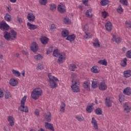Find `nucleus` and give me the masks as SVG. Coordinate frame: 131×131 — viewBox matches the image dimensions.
Returning a JSON list of instances; mask_svg holds the SVG:
<instances>
[{"instance_id":"obj_1","label":"nucleus","mask_w":131,"mask_h":131,"mask_svg":"<svg viewBox=\"0 0 131 131\" xmlns=\"http://www.w3.org/2000/svg\"><path fill=\"white\" fill-rule=\"evenodd\" d=\"M4 37L6 40H15L17 38V32L13 30L9 32H5L4 33Z\"/></svg>"},{"instance_id":"obj_2","label":"nucleus","mask_w":131,"mask_h":131,"mask_svg":"<svg viewBox=\"0 0 131 131\" xmlns=\"http://www.w3.org/2000/svg\"><path fill=\"white\" fill-rule=\"evenodd\" d=\"M49 80L48 82L50 84V86L51 89H56L57 88V83L56 81H59V79L57 77H55L52 73L48 74Z\"/></svg>"},{"instance_id":"obj_3","label":"nucleus","mask_w":131,"mask_h":131,"mask_svg":"<svg viewBox=\"0 0 131 131\" xmlns=\"http://www.w3.org/2000/svg\"><path fill=\"white\" fill-rule=\"evenodd\" d=\"M41 96H42V90L41 88H35L32 92L31 98L33 100H38Z\"/></svg>"},{"instance_id":"obj_4","label":"nucleus","mask_w":131,"mask_h":131,"mask_svg":"<svg viewBox=\"0 0 131 131\" xmlns=\"http://www.w3.org/2000/svg\"><path fill=\"white\" fill-rule=\"evenodd\" d=\"M26 100H27V96H24L20 101V106L18 107V110L21 111V112H26V113H28L29 111V109L27 106H25Z\"/></svg>"},{"instance_id":"obj_5","label":"nucleus","mask_w":131,"mask_h":131,"mask_svg":"<svg viewBox=\"0 0 131 131\" xmlns=\"http://www.w3.org/2000/svg\"><path fill=\"white\" fill-rule=\"evenodd\" d=\"M72 84L71 86V88L72 89V91L74 93H79L80 92L79 88H78V86H77V84H80V83H79L78 81H76L75 80H73L72 81Z\"/></svg>"},{"instance_id":"obj_6","label":"nucleus","mask_w":131,"mask_h":131,"mask_svg":"<svg viewBox=\"0 0 131 131\" xmlns=\"http://www.w3.org/2000/svg\"><path fill=\"white\" fill-rule=\"evenodd\" d=\"M108 86L104 80L101 81L98 83V89L100 91H106Z\"/></svg>"},{"instance_id":"obj_7","label":"nucleus","mask_w":131,"mask_h":131,"mask_svg":"<svg viewBox=\"0 0 131 131\" xmlns=\"http://www.w3.org/2000/svg\"><path fill=\"white\" fill-rule=\"evenodd\" d=\"M58 57V62L59 64H61L63 62H65V60H66V53L64 52L60 53Z\"/></svg>"},{"instance_id":"obj_8","label":"nucleus","mask_w":131,"mask_h":131,"mask_svg":"<svg viewBox=\"0 0 131 131\" xmlns=\"http://www.w3.org/2000/svg\"><path fill=\"white\" fill-rule=\"evenodd\" d=\"M10 29V26L7 24V23L5 21H2L0 23V29L3 31H6V30H8Z\"/></svg>"},{"instance_id":"obj_9","label":"nucleus","mask_w":131,"mask_h":131,"mask_svg":"<svg viewBox=\"0 0 131 131\" xmlns=\"http://www.w3.org/2000/svg\"><path fill=\"white\" fill-rule=\"evenodd\" d=\"M57 9L59 13L63 14L66 12V6L62 4H60L58 5Z\"/></svg>"},{"instance_id":"obj_10","label":"nucleus","mask_w":131,"mask_h":131,"mask_svg":"<svg viewBox=\"0 0 131 131\" xmlns=\"http://www.w3.org/2000/svg\"><path fill=\"white\" fill-rule=\"evenodd\" d=\"M27 19L29 22H35V15L33 13H29Z\"/></svg>"},{"instance_id":"obj_11","label":"nucleus","mask_w":131,"mask_h":131,"mask_svg":"<svg viewBox=\"0 0 131 131\" xmlns=\"http://www.w3.org/2000/svg\"><path fill=\"white\" fill-rule=\"evenodd\" d=\"M7 120L10 126H14L15 125V118L13 116H9L7 117Z\"/></svg>"},{"instance_id":"obj_12","label":"nucleus","mask_w":131,"mask_h":131,"mask_svg":"<svg viewBox=\"0 0 131 131\" xmlns=\"http://www.w3.org/2000/svg\"><path fill=\"white\" fill-rule=\"evenodd\" d=\"M112 103H113V101L112 100V98L110 97V96H108L105 99V105L107 107H112Z\"/></svg>"},{"instance_id":"obj_13","label":"nucleus","mask_w":131,"mask_h":131,"mask_svg":"<svg viewBox=\"0 0 131 131\" xmlns=\"http://www.w3.org/2000/svg\"><path fill=\"white\" fill-rule=\"evenodd\" d=\"M31 50L34 53H36L38 50V45L35 42H32L31 46Z\"/></svg>"},{"instance_id":"obj_14","label":"nucleus","mask_w":131,"mask_h":131,"mask_svg":"<svg viewBox=\"0 0 131 131\" xmlns=\"http://www.w3.org/2000/svg\"><path fill=\"white\" fill-rule=\"evenodd\" d=\"M83 88L85 91L90 92L91 91V82L86 81H84L83 83Z\"/></svg>"},{"instance_id":"obj_15","label":"nucleus","mask_w":131,"mask_h":131,"mask_svg":"<svg viewBox=\"0 0 131 131\" xmlns=\"http://www.w3.org/2000/svg\"><path fill=\"white\" fill-rule=\"evenodd\" d=\"M44 119L46 121H48V122H50L51 120H52V114L50 112L45 113Z\"/></svg>"},{"instance_id":"obj_16","label":"nucleus","mask_w":131,"mask_h":131,"mask_svg":"<svg viewBox=\"0 0 131 131\" xmlns=\"http://www.w3.org/2000/svg\"><path fill=\"white\" fill-rule=\"evenodd\" d=\"M27 26L30 30H35V29H37V25L32 24L29 22L27 23Z\"/></svg>"},{"instance_id":"obj_17","label":"nucleus","mask_w":131,"mask_h":131,"mask_svg":"<svg viewBox=\"0 0 131 131\" xmlns=\"http://www.w3.org/2000/svg\"><path fill=\"white\" fill-rule=\"evenodd\" d=\"M9 84L11 86H16L18 84V80L15 78H11L9 80Z\"/></svg>"},{"instance_id":"obj_18","label":"nucleus","mask_w":131,"mask_h":131,"mask_svg":"<svg viewBox=\"0 0 131 131\" xmlns=\"http://www.w3.org/2000/svg\"><path fill=\"white\" fill-rule=\"evenodd\" d=\"M105 27L106 30L110 32V31L112 30V23H111V22L110 21H107V23H105Z\"/></svg>"},{"instance_id":"obj_19","label":"nucleus","mask_w":131,"mask_h":131,"mask_svg":"<svg viewBox=\"0 0 131 131\" xmlns=\"http://www.w3.org/2000/svg\"><path fill=\"white\" fill-rule=\"evenodd\" d=\"M93 45L94 47V48H100V41L98 39V38H94L93 39Z\"/></svg>"},{"instance_id":"obj_20","label":"nucleus","mask_w":131,"mask_h":131,"mask_svg":"<svg viewBox=\"0 0 131 131\" xmlns=\"http://www.w3.org/2000/svg\"><path fill=\"white\" fill-rule=\"evenodd\" d=\"M86 111L88 113H92V112L94 111V103L89 104L86 106Z\"/></svg>"},{"instance_id":"obj_21","label":"nucleus","mask_w":131,"mask_h":131,"mask_svg":"<svg viewBox=\"0 0 131 131\" xmlns=\"http://www.w3.org/2000/svg\"><path fill=\"white\" fill-rule=\"evenodd\" d=\"M112 41L113 42H116V43H119L120 42H121V38L120 37H117L116 35H113V38H112Z\"/></svg>"},{"instance_id":"obj_22","label":"nucleus","mask_w":131,"mask_h":131,"mask_svg":"<svg viewBox=\"0 0 131 131\" xmlns=\"http://www.w3.org/2000/svg\"><path fill=\"white\" fill-rule=\"evenodd\" d=\"M40 41L42 45H47L49 42V38L46 36H42L40 38Z\"/></svg>"},{"instance_id":"obj_23","label":"nucleus","mask_w":131,"mask_h":131,"mask_svg":"<svg viewBox=\"0 0 131 131\" xmlns=\"http://www.w3.org/2000/svg\"><path fill=\"white\" fill-rule=\"evenodd\" d=\"M85 35L83 36L84 39H90L93 37V34L90 31L84 32Z\"/></svg>"},{"instance_id":"obj_24","label":"nucleus","mask_w":131,"mask_h":131,"mask_svg":"<svg viewBox=\"0 0 131 131\" xmlns=\"http://www.w3.org/2000/svg\"><path fill=\"white\" fill-rule=\"evenodd\" d=\"M123 108L125 112L128 113L130 111V106H128V103L125 102L123 104Z\"/></svg>"},{"instance_id":"obj_25","label":"nucleus","mask_w":131,"mask_h":131,"mask_svg":"<svg viewBox=\"0 0 131 131\" xmlns=\"http://www.w3.org/2000/svg\"><path fill=\"white\" fill-rule=\"evenodd\" d=\"M91 123L93 125V127H94L95 129H98V122H97L95 118L93 117L92 118Z\"/></svg>"},{"instance_id":"obj_26","label":"nucleus","mask_w":131,"mask_h":131,"mask_svg":"<svg viewBox=\"0 0 131 131\" xmlns=\"http://www.w3.org/2000/svg\"><path fill=\"white\" fill-rule=\"evenodd\" d=\"M45 127L46 128H48V129H50V130L54 131L55 129H54V126L53 124L48 123V122H45Z\"/></svg>"},{"instance_id":"obj_27","label":"nucleus","mask_w":131,"mask_h":131,"mask_svg":"<svg viewBox=\"0 0 131 131\" xmlns=\"http://www.w3.org/2000/svg\"><path fill=\"white\" fill-rule=\"evenodd\" d=\"M123 75L125 78H128V77H130L131 70H128L124 71L123 72Z\"/></svg>"},{"instance_id":"obj_28","label":"nucleus","mask_w":131,"mask_h":131,"mask_svg":"<svg viewBox=\"0 0 131 131\" xmlns=\"http://www.w3.org/2000/svg\"><path fill=\"white\" fill-rule=\"evenodd\" d=\"M63 22L64 24H67V25H70L71 24V20L68 16H66L63 18Z\"/></svg>"},{"instance_id":"obj_29","label":"nucleus","mask_w":131,"mask_h":131,"mask_svg":"<svg viewBox=\"0 0 131 131\" xmlns=\"http://www.w3.org/2000/svg\"><path fill=\"white\" fill-rule=\"evenodd\" d=\"M11 73L14 75V76H16V77H19L20 75H21V73L19 71L15 69H12L11 70Z\"/></svg>"},{"instance_id":"obj_30","label":"nucleus","mask_w":131,"mask_h":131,"mask_svg":"<svg viewBox=\"0 0 131 131\" xmlns=\"http://www.w3.org/2000/svg\"><path fill=\"white\" fill-rule=\"evenodd\" d=\"M123 94L127 96H130L131 95V89L129 87L125 88L123 91Z\"/></svg>"},{"instance_id":"obj_31","label":"nucleus","mask_w":131,"mask_h":131,"mask_svg":"<svg viewBox=\"0 0 131 131\" xmlns=\"http://www.w3.org/2000/svg\"><path fill=\"white\" fill-rule=\"evenodd\" d=\"M76 37V36H75V34H72V35H70L69 36H68L67 37V40H69V41H70L71 42L72 41H74V39H75V38Z\"/></svg>"},{"instance_id":"obj_32","label":"nucleus","mask_w":131,"mask_h":131,"mask_svg":"<svg viewBox=\"0 0 131 131\" xmlns=\"http://www.w3.org/2000/svg\"><path fill=\"white\" fill-rule=\"evenodd\" d=\"M91 71L93 72V73H99L100 72V70H99V67L97 66H93L91 69Z\"/></svg>"},{"instance_id":"obj_33","label":"nucleus","mask_w":131,"mask_h":131,"mask_svg":"<svg viewBox=\"0 0 131 131\" xmlns=\"http://www.w3.org/2000/svg\"><path fill=\"white\" fill-rule=\"evenodd\" d=\"M66 107V104H65V103L62 102L60 106V112H61V113H65Z\"/></svg>"},{"instance_id":"obj_34","label":"nucleus","mask_w":131,"mask_h":131,"mask_svg":"<svg viewBox=\"0 0 131 131\" xmlns=\"http://www.w3.org/2000/svg\"><path fill=\"white\" fill-rule=\"evenodd\" d=\"M99 82H100V81H95V80L92 81V89H97V88L99 86Z\"/></svg>"},{"instance_id":"obj_35","label":"nucleus","mask_w":131,"mask_h":131,"mask_svg":"<svg viewBox=\"0 0 131 131\" xmlns=\"http://www.w3.org/2000/svg\"><path fill=\"white\" fill-rule=\"evenodd\" d=\"M4 19L7 22H10V21H12V16L8 13H6L4 16Z\"/></svg>"},{"instance_id":"obj_36","label":"nucleus","mask_w":131,"mask_h":131,"mask_svg":"<svg viewBox=\"0 0 131 131\" xmlns=\"http://www.w3.org/2000/svg\"><path fill=\"white\" fill-rule=\"evenodd\" d=\"M85 16L88 18H92L93 17V13H92V9H89L86 10L85 12Z\"/></svg>"},{"instance_id":"obj_37","label":"nucleus","mask_w":131,"mask_h":131,"mask_svg":"<svg viewBox=\"0 0 131 131\" xmlns=\"http://www.w3.org/2000/svg\"><path fill=\"white\" fill-rule=\"evenodd\" d=\"M98 64H100V65H104V66L108 65V62L106 59L100 60L98 61Z\"/></svg>"},{"instance_id":"obj_38","label":"nucleus","mask_w":131,"mask_h":131,"mask_svg":"<svg viewBox=\"0 0 131 131\" xmlns=\"http://www.w3.org/2000/svg\"><path fill=\"white\" fill-rule=\"evenodd\" d=\"M109 4V0H101L100 1V5L102 7H106Z\"/></svg>"},{"instance_id":"obj_39","label":"nucleus","mask_w":131,"mask_h":131,"mask_svg":"<svg viewBox=\"0 0 131 131\" xmlns=\"http://www.w3.org/2000/svg\"><path fill=\"white\" fill-rule=\"evenodd\" d=\"M76 68V65L73 63H71L69 66V69L71 70V71H75Z\"/></svg>"},{"instance_id":"obj_40","label":"nucleus","mask_w":131,"mask_h":131,"mask_svg":"<svg viewBox=\"0 0 131 131\" xmlns=\"http://www.w3.org/2000/svg\"><path fill=\"white\" fill-rule=\"evenodd\" d=\"M75 118L78 120V121L80 122L83 121V120H84V118L81 115L76 116Z\"/></svg>"},{"instance_id":"obj_41","label":"nucleus","mask_w":131,"mask_h":131,"mask_svg":"<svg viewBox=\"0 0 131 131\" xmlns=\"http://www.w3.org/2000/svg\"><path fill=\"white\" fill-rule=\"evenodd\" d=\"M127 59L126 58H124L121 61V66L122 67H125L127 65Z\"/></svg>"},{"instance_id":"obj_42","label":"nucleus","mask_w":131,"mask_h":131,"mask_svg":"<svg viewBox=\"0 0 131 131\" xmlns=\"http://www.w3.org/2000/svg\"><path fill=\"white\" fill-rule=\"evenodd\" d=\"M61 34L63 37H67L69 35V31L67 30H64L62 31Z\"/></svg>"},{"instance_id":"obj_43","label":"nucleus","mask_w":131,"mask_h":131,"mask_svg":"<svg viewBox=\"0 0 131 131\" xmlns=\"http://www.w3.org/2000/svg\"><path fill=\"white\" fill-rule=\"evenodd\" d=\"M5 98L6 99H11V98H12V94L11 93H10V92L6 91Z\"/></svg>"},{"instance_id":"obj_44","label":"nucleus","mask_w":131,"mask_h":131,"mask_svg":"<svg viewBox=\"0 0 131 131\" xmlns=\"http://www.w3.org/2000/svg\"><path fill=\"white\" fill-rule=\"evenodd\" d=\"M119 102L121 103H122L123 102H124V96L122 94H120L119 95Z\"/></svg>"},{"instance_id":"obj_45","label":"nucleus","mask_w":131,"mask_h":131,"mask_svg":"<svg viewBox=\"0 0 131 131\" xmlns=\"http://www.w3.org/2000/svg\"><path fill=\"white\" fill-rule=\"evenodd\" d=\"M59 55H60V53H59V50H54L53 51V56L54 57H59Z\"/></svg>"},{"instance_id":"obj_46","label":"nucleus","mask_w":131,"mask_h":131,"mask_svg":"<svg viewBox=\"0 0 131 131\" xmlns=\"http://www.w3.org/2000/svg\"><path fill=\"white\" fill-rule=\"evenodd\" d=\"M34 58L35 60H41L42 59V56L40 54H37L34 56Z\"/></svg>"},{"instance_id":"obj_47","label":"nucleus","mask_w":131,"mask_h":131,"mask_svg":"<svg viewBox=\"0 0 131 131\" xmlns=\"http://www.w3.org/2000/svg\"><path fill=\"white\" fill-rule=\"evenodd\" d=\"M117 13H119V14H122L123 13V9L121 7V6H119L117 9Z\"/></svg>"},{"instance_id":"obj_48","label":"nucleus","mask_w":131,"mask_h":131,"mask_svg":"<svg viewBox=\"0 0 131 131\" xmlns=\"http://www.w3.org/2000/svg\"><path fill=\"white\" fill-rule=\"evenodd\" d=\"M39 3L41 6H46L48 4V0H39Z\"/></svg>"},{"instance_id":"obj_49","label":"nucleus","mask_w":131,"mask_h":131,"mask_svg":"<svg viewBox=\"0 0 131 131\" xmlns=\"http://www.w3.org/2000/svg\"><path fill=\"white\" fill-rule=\"evenodd\" d=\"M89 24H86L83 27V30L84 32H89Z\"/></svg>"},{"instance_id":"obj_50","label":"nucleus","mask_w":131,"mask_h":131,"mask_svg":"<svg viewBox=\"0 0 131 131\" xmlns=\"http://www.w3.org/2000/svg\"><path fill=\"white\" fill-rule=\"evenodd\" d=\"M125 25L127 28H131V20H126L125 21Z\"/></svg>"},{"instance_id":"obj_51","label":"nucleus","mask_w":131,"mask_h":131,"mask_svg":"<svg viewBox=\"0 0 131 131\" xmlns=\"http://www.w3.org/2000/svg\"><path fill=\"white\" fill-rule=\"evenodd\" d=\"M36 69L37 70H41L43 69V64L42 63H38Z\"/></svg>"},{"instance_id":"obj_52","label":"nucleus","mask_w":131,"mask_h":131,"mask_svg":"<svg viewBox=\"0 0 131 131\" xmlns=\"http://www.w3.org/2000/svg\"><path fill=\"white\" fill-rule=\"evenodd\" d=\"M5 96V89L0 88V98H4Z\"/></svg>"},{"instance_id":"obj_53","label":"nucleus","mask_w":131,"mask_h":131,"mask_svg":"<svg viewBox=\"0 0 131 131\" xmlns=\"http://www.w3.org/2000/svg\"><path fill=\"white\" fill-rule=\"evenodd\" d=\"M119 2L122 5H124V6H127L128 5L127 0H119Z\"/></svg>"},{"instance_id":"obj_54","label":"nucleus","mask_w":131,"mask_h":131,"mask_svg":"<svg viewBox=\"0 0 131 131\" xmlns=\"http://www.w3.org/2000/svg\"><path fill=\"white\" fill-rule=\"evenodd\" d=\"M57 8V6L55 4H51L50 6V9L51 11H55L56 9Z\"/></svg>"},{"instance_id":"obj_55","label":"nucleus","mask_w":131,"mask_h":131,"mask_svg":"<svg viewBox=\"0 0 131 131\" xmlns=\"http://www.w3.org/2000/svg\"><path fill=\"white\" fill-rule=\"evenodd\" d=\"M95 113L97 115H101V114H102V110L100 108H98L95 110Z\"/></svg>"},{"instance_id":"obj_56","label":"nucleus","mask_w":131,"mask_h":131,"mask_svg":"<svg viewBox=\"0 0 131 131\" xmlns=\"http://www.w3.org/2000/svg\"><path fill=\"white\" fill-rule=\"evenodd\" d=\"M55 29H56V28L55 24H52L50 25V31H54Z\"/></svg>"},{"instance_id":"obj_57","label":"nucleus","mask_w":131,"mask_h":131,"mask_svg":"<svg viewBox=\"0 0 131 131\" xmlns=\"http://www.w3.org/2000/svg\"><path fill=\"white\" fill-rule=\"evenodd\" d=\"M102 16L103 17V18H107V17H108V12H106V11H103L102 12Z\"/></svg>"},{"instance_id":"obj_58","label":"nucleus","mask_w":131,"mask_h":131,"mask_svg":"<svg viewBox=\"0 0 131 131\" xmlns=\"http://www.w3.org/2000/svg\"><path fill=\"white\" fill-rule=\"evenodd\" d=\"M126 56L127 58H129V59H131V50L128 51L126 52Z\"/></svg>"},{"instance_id":"obj_59","label":"nucleus","mask_w":131,"mask_h":131,"mask_svg":"<svg viewBox=\"0 0 131 131\" xmlns=\"http://www.w3.org/2000/svg\"><path fill=\"white\" fill-rule=\"evenodd\" d=\"M53 47H49V48L47 50V55H49V54H50V53H52V52H53Z\"/></svg>"},{"instance_id":"obj_60","label":"nucleus","mask_w":131,"mask_h":131,"mask_svg":"<svg viewBox=\"0 0 131 131\" xmlns=\"http://www.w3.org/2000/svg\"><path fill=\"white\" fill-rule=\"evenodd\" d=\"M82 3L84 5V6H86V7L89 6V0H82Z\"/></svg>"},{"instance_id":"obj_61","label":"nucleus","mask_w":131,"mask_h":131,"mask_svg":"<svg viewBox=\"0 0 131 131\" xmlns=\"http://www.w3.org/2000/svg\"><path fill=\"white\" fill-rule=\"evenodd\" d=\"M35 114L36 116H38L39 115V111L38 110H36L35 111Z\"/></svg>"},{"instance_id":"obj_62","label":"nucleus","mask_w":131,"mask_h":131,"mask_svg":"<svg viewBox=\"0 0 131 131\" xmlns=\"http://www.w3.org/2000/svg\"><path fill=\"white\" fill-rule=\"evenodd\" d=\"M22 53L24 55H28V52L27 51H23Z\"/></svg>"},{"instance_id":"obj_63","label":"nucleus","mask_w":131,"mask_h":131,"mask_svg":"<svg viewBox=\"0 0 131 131\" xmlns=\"http://www.w3.org/2000/svg\"><path fill=\"white\" fill-rule=\"evenodd\" d=\"M17 20L18 21L19 23H22V22H23L22 18H18Z\"/></svg>"},{"instance_id":"obj_64","label":"nucleus","mask_w":131,"mask_h":131,"mask_svg":"<svg viewBox=\"0 0 131 131\" xmlns=\"http://www.w3.org/2000/svg\"><path fill=\"white\" fill-rule=\"evenodd\" d=\"M4 130L5 131H10V128L7 127H4Z\"/></svg>"}]
</instances>
